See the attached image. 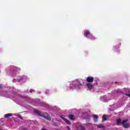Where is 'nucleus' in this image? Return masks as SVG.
<instances>
[{"label":"nucleus","instance_id":"nucleus-9","mask_svg":"<svg viewBox=\"0 0 130 130\" xmlns=\"http://www.w3.org/2000/svg\"><path fill=\"white\" fill-rule=\"evenodd\" d=\"M92 116L94 118V121L95 122L97 121V119H98V116L97 115H92Z\"/></svg>","mask_w":130,"mask_h":130},{"label":"nucleus","instance_id":"nucleus-21","mask_svg":"<svg viewBox=\"0 0 130 130\" xmlns=\"http://www.w3.org/2000/svg\"><path fill=\"white\" fill-rule=\"evenodd\" d=\"M1 88H2V86L0 85V89H1Z\"/></svg>","mask_w":130,"mask_h":130},{"label":"nucleus","instance_id":"nucleus-10","mask_svg":"<svg viewBox=\"0 0 130 130\" xmlns=\"http://www.w3.org/2000/svg\"><path fill=\"white\" fill-rule=\"evenodd\" d=\"M96 126L99 128H104V127H105V126H104V125L102 124L97 125Z\"/></svg>","mask_w":130,"mask_h":130},{"label":"nucleus","instance_id":"nucleus-11","mask_svg":"<svg viewBox=\"0 0 130 130\" xmlns=\"http://www.w3.org/2000/svg\"><path fill=\"white\" fill-rule=\"evenodd\" d=\"M78 130H85V128L83 126H80L78 127Z\"/></svg>","mask_w":130,"mask_h":130},{"label":"nucleus","instance_id":"nucleus-4","mask_svg":"<svg viewBox=\"0 0 130 130\" xmlns=\"http://www.w3.org/2000/svg\"><path fill=\"white\" fill-rule=\"evenodd\" d=\"M87 82L88 83H92L93 81H94V78L91 77H88L86 79Z\"/></svg>","mask_w":130,"mask_h":130},{"label":"nucleus","instance_id":"nucleus-6","mask_svg":"<svg viewBox=\"0 0 130 130\" xmlns=\"http://www.w3.org/2000/svg\"><path fill=\"white\" fill-rule=\"evenodd\" d=\"M86 86L89 89V90H92V89H93V85H92L91 83L86 84Z\"/></svg>","mask_w":130,"mask_h":130},{"label":"nucleus","instance_id":"nucleus-3","mask_svg":"<svg viewBox=\"0 0 130 130\" xmlns=\"http://www.w3.org/2000/svg\"><path fill=\"white\" fill-rule=\"evenodd\" d=\"M127 121H128V119H125L123 121L122 125L123 127H124L125 128H127L128 127H129V124L127 123Z\"/></svg>","mask_w":130,"mask_h":130},{"label":"nucleus","instance_id":"nucleus-19","mask_svg":"<svg viewBox=\"0 0 130 130\" xmlns=\"http://www.w3.org/2000/svg\"><path fill=\"white\" fill-rule=\"evenodd\" d=\"M22 130H28L26 128H23Z\"/></svg>","mask_w":130,"mask_h":130},{"label":"nucleus","instance_id":"nucleus-2","mask_svg":"<svg viewBox=\"0 0 130 130\" xmlns=\"http://www.w3.org/2000/svg\"><path fill=\"white\" fill-rule=\"evenodd\" d=\"M34 112L35 113H36V114H38V115H39V116L44 117V118H45V119H47V120H51V119L50 116L47 113H43V114H40V113L37 110H34Z\"/></svg>","mask_w":130,"mask_h":130},{"label":"nucleus","instance_id":"nucleus-8","mask_svg":"<svg viewBox=\"0 0 130 130\" xmlns=\"http://www.w3.org/2000/svg\"><path fill=\"white\" fill-rule=\"evenodd\" d=\"M116 122H117V125H120V124H122V123L123 122V121H122L121 120V119H118L117 120Z\"/></svg>","mask_w":130,"mask_h":130},{"label":"nucleus","instance_id":"nucleus-7","mask_svg":"<svg viewBox=\"0 0 130 130\" xmlns=\"http://www.w3.org/2000/svg\"><path fill=\"white\" fill-rule=\"evenodd\" d=\"M61 118H62V119H63V120H64V121H66V122L67 123H68V124H71V121H70V120L66 119V118H64L63 116H61Z\"/></svg>","mask_w":130,"mask_h":130},{"label":"nucleus","instance_id":"nucleus-13","mask_svg":"<svg viewBox=\"0 0 130 130\" xmlns=\"http://www.w3.org/2000/svg\"><path fill=\"white\" fill-rule=\"evenodd\" d=\"M69 118L71 119V120H74V115H69Z\"/></svg>","mask_w":130,"mask_h":130},{"label":"nucleus","instance_id":"nucleus-18","mask_svg":"<svg viewBox=\"0 0 130 130\" xmlns=\"http://www.w3.org/2000/svg\"><path fill=\"white\" fill-rule=\"evenodd\" d=\"M126 96H128V97H130V93L129 94H126Z\"/></svg>","mask_w":130,"mask_h":130},{"label":"nucleus","instance_id":"nucleus-16","mask_svg":"<svg viewBox=\"0 0 130 130\" xmlns=\"http://www.w3.org/2000/svg\"><path fill=\"white\" fill-rule=\"evenodd\" d=\"M32 92H34V90L30 89V93H32Z\"/></svg>","mask_w":130,"mask_h":130},{"label":"nucleus","instance_id":"nucleus-15","mask_svg":"<svg viewBox=\"0 0 130 130\" xmlns=\"http://www.w3.org/2000/svg\"><path fill=\"white\" fill-rule=\"evenodd\" d=\"M18 117H19V118H20L21 119H22V116H21V115H18Z\"/></svg>","mask_w":130,"mask_h":130},{"label":"nucleus","instance_id":"nucleus-1","mask_svg":"<svg viewBox=\"0 0 130 130\" xmlns=\"http://www.w3.org/2000/svg\"><path fill=\"white\" fill-rule=\"evenodd\" d=\"M85 83V80L82 79H77L73 81L70 85V89H77L80 90L83 89V85Z\"/></svg>","mask_w":130,"mask_h":130},{"label":"nucleus","instance_id":"nucleus-14","mask_svg":"<svg viewBox=\"0 0 130 130\" xmlns=\"http://www.w3.org/2000/svg\"><path fill=\"white\" fill-rule=\"evenodd\" d=\"M103 120H107V119L106 118V115H104L103 116Z\"/></svg>","mask_w":130,"mask_h":130},{"label":"nucleus","instance_id":"nucleus-12","mask_svg":"<svg viewBox=\"0 0 130 130\" xmlns=\"http://www.w3.org/2000/svg\"><path fill=\"white\" fill-rule=\"evenodd\" d=\"M10 116H12V114L8 113V114H5V117L6 118L10 117Z\"/></svg>","mask_w":130,"mask_h":130},{"label":"nucleus","instance_id":"nucleus-5","mask_svg":"<svg viewBox=\"0 0 130 130\" xmlns=\"http://www.w3.org/2000/svg\"><path fill=\"white\" fill-rule=\"evenodd\" d=\"M84 36L87 38H90V37H91V35H90L89 31H86L84 32Z\"/></svg>","mask_w":130,"mask_h":130},{"label":"nucleus","instance_id":"nucleus-17","mask_svg":"<svg viewBox=\"0 0 130 130\" xmlns=\"http://www.w3.org/2000/svg\"><path fill=\"white\" fill-rule=\"evenodd\" d=\"M67 129L71 130V128L69 126H67Z\"/></svg>","mask_w":130,"mask_h":130},{"label":"nucleus","instance_id":"nucleus-20","mask_svg":"<svg viewBox=\"0 0 130 130\" xmlns=\"http://www.w3.org/2000/svg\"><path fill=\"white\" fill-rule=\"evenodd\" d=\"M41 130H46V129H45V128H43V129H42Z\"/></svg>","mask_w":130,"mask_h":130}]
</instances>
